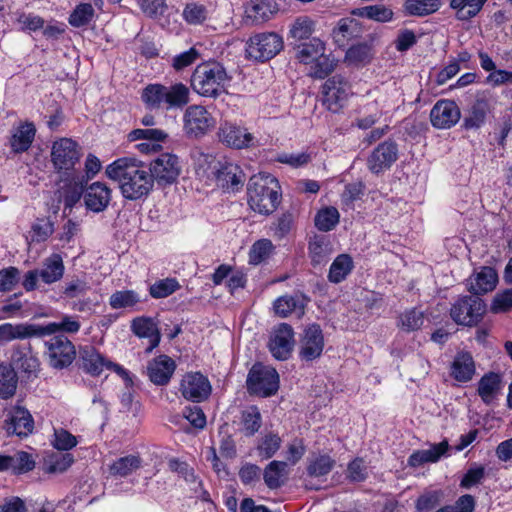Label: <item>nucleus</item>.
I'll return each instance as SVG.
<instances>
[{
	"label": "nucleus",
	"instance_id": "nucleus-1",
	"mask_svg": "<svg viewBox=\"0 0 512 512\" xmlns=\"http://www.w3.org/2000/svg\"><path fill=\"white\" fill-rule=\"evenodd\" d=\"M107 177L118 183L121 195L130 201L145 199L153 190L147 164L135 158H120L106 167Z\"/></svg>",
	"mask_w": 512,
	"mask_h": 512
},
{
	"label": "nucleus",
	"instance_id": "nucleus-2",
	"mask_svg": "<svg viewBox=\"0 0 512 512\" xmlns=\"http://www.w3.org/2000/svg\"><path fill=\"white\" fill-rule=\"evenodd\" d=\"M248 204L262 215L273 213L280 201L278 180L271 174H258L250 178L247 188Z\"/></svg>",
	"mask_w": 512,
	"mask_h": 512
},
{
	"label": "nucleus",
	"instance_id": "nucleus-3",
	"mask_svg": "<svg viewBox=\"0 0 512 512\" xmlns=\"http://www.w3.org/2000/svg\"><path fill=\"white\" fill-rule=\"evenodd\" d=\"M225 67L217 61H206L196 66L191 76V87L203 97H218L229 81Z\"/></svg>",
	"mask_w": 512,
	"mask_h": 512
},
{
	"label": "nucleus",
	"instance_id": "nucleus-4",
	"mask_svg": "<svg viewBox=\"0 0 512 512\" xmlns=\"http://www.w3.org/2000/svg\"><path fill=\"white\" fill-rule=\"evenodd\" d=\"M50 156L58 174H71L78 171L75 166L80 161L81 149L73 139L62 137L52 143Z\"/></svg>",
	"mask_w": 512,
	"mask_h": 512
},
{
	"label": "nucleus",
	"instance_id": "nucleus-5",
	"mask_svg": "<svg viewBox=\"0 0 512 512\" xmlns=\"http://www.w3.org/2000/svg\"><path fill=\"white\" fill-rule=\"evenodd\" d=\"M246 384L250 394L268 397L277 392L279 375L272 367L254 364L248 373Z\"/></svg>",
	"mask_w": 512,
	"mask_h": 512
},
{
	"label": "nucleus",
	"instance_id": "nucleus-6",
	"mask_svg": "<svg viewBox=\"0 0 512 512\" xmlns=\"http://www.w3.org/2000/svg\"><path fill=\"white\" fill-rule=\"evenodd\" d=\"M283 48V40L274 32L258 33L249 38L246 54L256 61H267L275 57Z\"/></svg>",
	"mask_w": 512,
	"mask_h": 512
},
{
	"label": "nucleus",
	"instance_id": "nucleus-7",
	"mask_svg": "<svg viewBox=\"0 0 512 512\" xmlns=\"http://www.w3.org/2000/svg\"><path fill=\"white\" fill-rule=\"evenodd\" d=\"M486 305L475 295L460 297L452 304L450 316L455 323L464 326L476 325L484 315Z\"/></svg>",
	"mask_w": 512,
	"mask_h": 512
},
{
	"label": "nucleus",
	"instance_id": "nucleus-8",
	"mask_svg": "<svg viewBox=\"0 0 512 512\" xmlns=\"http://www.w3.org/2000/svg\"><path fill=\"white\" fill-rule=\"evenodd\" d=\"M48 364L54 369H64L72 364L76 356L73 343L64 335H57L45 342Z\"/></svg>",
	"mask_w": 512,
	"mask_h": 512
},
{
	"label": "nucleus",
	"instance_id": "nucleus-9",
	"mask_svg": "<svg viewBox=\"0 0 512 512\" xmlns=\"http://www.w3.org/2000/svg\"><path fill=\"white\" fill-rule=\"evenodd\" d=\"M215 125L213 116L201 105L188 106L183 115V129L187 136L199 138Z\"/></svg>",
	"mask_w": 512,
	"mask_h": 512
},
{
	"label": "nucleus",
	"instance_id": "nucleus-10",
	"mask_svg": "<svg viewBox=\"0 0 512 512\" xmlns=\"http://www.w3.org/2000/svg\"><path fill=\"white\" fill-rule=\"evenodd\" d=\"M147 167L152 175L153 183L156 181L159 185L172 184L181 171L178 157L170 153L159 155Z\"/></svg>",
	"mask_w": 512,
	"mask_h": 512
},
{
	"label": "nucleus",
	"instance_id": "nucleus-11",
	"mask_svg": "<svg viewBox=\"0 0 512 512\" xmlns=\"http://www.w3.org/2000/svg\"><path fill=\"white\" fill-rule=\"evenodd\" d=\"M350 86L340 75L329 78L322 86V104L332 112H338L346 102Z\"/></svg>",
	"mask_w": 512,
	"mask_h": 512
},
{
	"label": "nucleus",
	"instance_id": "nucleus-12",
	"mask_svg": "<svg viewBox=\"0 0 512 512\" xmlns=\"http://www.w3.org/2000/svg\"><path fill=\"white\" fill-rule=\"evenodd\" d=\"M86 185L87 179L80 171L60 175L58 193L65 208H72L81 199Z\"/></svg>",
	"mask_w": 512,
	"mask_h": 512
},
{
	"label": "nucleus",
	"instance_id": "nucleus-13",
	"mask_svg": "<svg viewBox=\"0 0 512 512\" xmlns=\"http://www.w3.org/2000/svg\"><path fill=\"white\" fill-rule=\"evenodd\" d=\"M4 429L8 435L24 438L32 434L34 420L31 413L21 405L12 406L7 410Z\"/></svg>",
	"mask_w": 512,
	"mask_h": 512
},
{
	"label": "nucleus",
	"instance_id": "nucleus-14",
	"mask_svg": "<svg viewBox=\"0 0 512 512\" xmlns=\"http://www.w3.org/2000/svg\"><path fill=\"white\" fill-rule=\"evenodd\" d=\"M211 391L212 387L208 378L200 372L186 373L180 382L182 396L195 403L206 400Z\"/></svg>",
	"mask_w": 512,
	"mask_h": 512
},
{
	"label": "nucleus",
	"instance_id": "nucleus-15",
	"mask_svg": "<svg viewBox=\"0 0 512 512\" xmlns=\"http://www.w3.org/2000/svg\"><path fill=\"white\" fill-rule=\"evenodd\" d=\"M16 373H21L22 377H37L40 371V361L33 353L32 347L15 346L12 350L11 362L9 365Z\"/></svg>",
	"mask_w": 512,
	"mask_h": 512
},
{
	"label": "nucleus",
	"instance_id": "nucleus-16",
	"mask_svg": "<svg viewBox=\"0 0 512 512\" xmlns=\"http://www.w3.org/2000/svg\"><path fill=\"white\" fill-rule=\"evenodd\" d=\"M460 108L453 100L442 99L435 103L430 111V121L437 129H449L460 120Z\"/></svg>",
	"mask_w": 512,
	"mask_h": 512
},
{
	"label": "nucleus",
	"instance_id": "nucleus-17",
	"mask_svg": "<svg viewBox=\"0 0 512 512\" xmlns=\"http://www.w3.org/2000/svg\"><path fill=\"white\" fill-rule=\"evenodd\" d=\"M221 141L235 149H245L258 146L257 138L247 128L233 123H224L219 130Z\"/></svg>",
	"mask_w": 512,
	"mask_h": 512
},
{
	"label": "nucleus",
	"instance_id": "nucleus-18",
	"mask_svg": "<svg viewBox=\"0 0 512 512\" xmlns=\"http://www.w3.org/2000/svg\"><path fill=\"white\" fill-rule=\"evenodd\" d=\"M398 158V146L392 140L379 144L367 160L369 170L378 174L389 169Z\"/></svg>",
	"mask_w": 512,
	"mask_h": 512
},
{
	"label": "nucleus",
	"instance_id": "nucleus-19",
	"mask_svg": "<svg viewBox=\"0 0 512 512\" xmlns=\"http://www.w3.org/2000/svg\"><path fill=\"white\" fill-rule=\"evenodd\" d=\"M294 345V332L287 323L279 324L273 331L269 342L272 355L278 360H286Z\"/></svg>",
	"mask_w": 512,
	"mask_h": 512
},
{
	"label": "nucleus",
	"instance_id": "nucleus-20",
	"mask_svg": "<svg viewBox=\"0 0 512 512\" xmlns=\"http://www.w3.org/2000/svg\"><path fill=\"white\" fill-rule=\"evenodd\" d=\"M175 370L176 363L171 357L159 355L148 362L146 374L153 384L165 386L170 382Z\"/></svg>",
	"mask_w": 512,
	"mask_h": 512
},
{
	"label": "nucleus",
	"instance_id": "nucleus-21",
	"mask_svg": "<svg viewBox=\"0 0 512 512\" xmlns=\"http://www.w3.org/2000/svg\"><path fill=\"white\" fill-rule=\"evenodd\" d=\"M213 178L224 189L237 191L245 181V174L239 165L232 162L219 163Z\"/></svg>",
	"mask_w": 512,
	"mask_h": 512
},
{
	"label": "nucleus",
	"instance_id": "nucleus-22",
	"mask_svg": "<svg viewBox=\"0 0 512 512\" xmlns=\"http://www.w3.org/2000/svg\"><path fill=\"white\" fill-rule=\"evenodd\" d=\"M131 331L137 337L149 340V347L146 349L148 353L160 343L161 335L157 322L151 317L140 316L134 318L131 321Z\"/></svg>",
	"mask_w": 512,
	"mask_h": 512
},
{
	"label": "nucleus",
	"instance_id": "nucleus-23",
	"mask_svg": "<svg viewBox=\"0 0 512 512\" xmlns=\"http://www.w3.org/2000/svg\"><path fill=\"white\" fill-rule=\"evenodd\" d=\"M84 201L87 209L102 212L111 201V190L105 183L94 182L86 188Z\"/></svg>",
	"mask_w": 512,
	"mask_h": 512
},
{
	"label": "nucleus",
	"instance_id": "nucleus-24",
	"mask_svg": "<svg viewBox=\"0 0 512 512\" xmlns=\"http://www.w3.org/2000/svg\"><path fill=\"white\" fill-rule=\"evenodd\" d=\"M307 302L308 299L303 294L285 295L274 301L273 308L281 318H286L293 313L301 317Z\"/></svg>",
	"mask_w": 512,
	"mask_h": 512
},
{
	"label": "nucleus",
	"instance_id": "nucleus-25",
	"mask_svg": "<svg viewBox=\"0 0 512 512\" xmlns=\"http://www.w3.org/2000/svg\"><path fill=\"white\" fill-rule=\"evenodd\" d=\"M362 28L359 21L354 18H341L333 28L331 37L338 47H345L347 43L361 35Z\"/></svg>",
	"mask_w": 512,
	"mask_h": 512
},
{
	"label": "nucleus",
	"instance_id": "nucleus-26",
	"mask_svg": "<svg viewBox=\"0 0 512 512\" xmlns=\"http://www.w3.org/2000/svg\"><path fill=\"white\" fill-rule=\"evenodd\" d=\"M278 11L274 0H250L245 5V17L252 23H263L271 19Z\"/></svg>",
	"mask_w": 512,
	"mask_h": 512
},
{
	"label": "nucleus",
	"instance_id": "nucleus-27",
	"mask_svg": "<svg viewBox=\"0 0 512 512\" xmlns=\"http://www.w3.org/2000/svg\"><path fill=\"white\" fill-rule=\"evenodd\" d=\"M498 282V275L492 267H482L468 279L469 291L475 296L492 291Z\"/></svg>",
	"mask_w": 512,
	"mask_h": 512
},
{
	"label": "nucleus",
	"instance_id": "nucleus-28",
	"mask_svg": "<svg viewBox=\"0 0 512 512\" xmlns=\"http://www.w3.org/2000/svg\"><path fill=\"white\" fill-rule=\"evenodd\" d=\"M36 134L35 125L32 122H24L15 127L11 138V150L16 153L26 152L32 145Z\"/></svg>",
	"mask_w": 512,
	"mask_h": 512
},
{
	"label": "nucleus",
	"instance_id": "nucleus-29",
	"mask_svg": "<svg viewBox=\"0 0 512 512\" xmlns=\"http://www.w3.org/2000/svg\"><path fill=\"white\" fill-rule=\"evenodd\" d=\"M320 40L313 38L310 43H303L299 46L297 57L299 61L305 65H311L308 75L318 79L320 78Z\"/></svg>",
	"mask_w": 512,
	"mask_h": 512
},
{
	"label": "nucleus",
	"instance_id": "nucleus-30",
	"mask_svg": "<svg viewBox=\"0 0 512 512\" xmlns=\"http://www.w3.org/2000/svg\"><path fill=\"white\" fill-rule=\"evenodd\" d=\"M79 361L83 370L92 376L100 375L109 363V359L92 346H85L80 350Z\"/></svg>",
	"mask_w": 512,
	"mask_h": 512
},
{
	"label": "nucleus",
	"instance_id": "nucleus-31",
	"mask_svg": "<svg viewBox=\"0 0 512 512\" xmlns=\"http://www.w3.org/2000/svg\"><path fill=\"white\" fill-rule=\"evenodd\" d=\"M38 271L40 281L44 284L50 285L60 281L65 272L62 256L58 253L51 254L43 260L42 267Z\"/></svg>",
	"mask_w": 512,
	"mask_h": 512
},
{
	"label": "nucleus",
	"instance_id": "nucleus-32",
	"mask_svg": "<svg viewBox=\"0 0 512 512\" xmlns=\"http://www.w3.org/2000/svg\"><path fill=\"white\" fill-rule=\"evenodd\" d=\"M32 337H38V325L36 324L4 323L0 325V344Z\"/></svg>",
	"mask_w": 512,
	"mask_h": 512
},
{
	"label": "nucleus",
	"instance_id": "nucleus-33",
	"mask_svg": "<svg viewBox=\"0 0 512 512\" xmlns=\"http://www.w3.org/2000/svg\"><path fill=\"white\" fill-rule=\"evenodd\" d=\"M300 356L305 361H311L320 356V328L317 324L309 326L301 341Z\"/></svg>",
	"mask_w": 512,
	"mask_h": 512
},
{
	"label": "nucleus",
	"instance_id": "nucleus-34",
	"mask_svg": "<svg viewBox=\"0 0 512 512\" xmlns=\"http://www.w3.org/2000/svg\"><path fill=\"white\" fill-rule=\"evenodd\" d=\"M448 442L446 440L432 445L429 449L417 450L408 458V465L411 467H419L425 463L437 462L448 450Z\"/></svg>",
	"mask_w": 512,
	"mask_h": 512
},
{
	"label": "nucleus",
	"instance_id": "nucleus-35",
	"mask_svg": "<svg viewBox=\"0 0 512 512\" xmlns=\"http://www.w3.org/2000/svg\"><path fill=\"white\" fill-rule=\"evenodd\" d=\"M502 389V377L495 372L484 374L478 382V395L485 404H490Z\"/></svg>",
	"mask_w": 512,
	"mask_h": 512
},
{
	"label": "nucleus",
	"instance_id": "nucleus-36",
	"mask_svg": "<svg viewBox=\"0 0 512 512\" xmlns=\"http://www.w3.org/2000/svg\"><path fill=\"white\" fill-rule=\"evenodd\" d=\"M474 374L475 364L471 354L468 352L457 354L451 366L452 377L459 382H468Z\"/></svg>",
	"mask_w": 512,
	"mask_h": 512
},
{
	"label": "nucleus",
	"instance_id": "nucleus-37",
	"mask_svg": "<svg viewBox=\"0 0 512 512\" xmlns=\"http://www.w3.org/2000/svg\"><path fill=\"white\" fill-rule=\"evenodd\" d=\"M142 302L141 295L131 289L117 290L109 297V305L114 310L128 309L135 311Z\"/></svg>",
	"mask_w": 512,
	"mask_h": 512
},
{
	"label": "nucleus",
	"instance_id": "nucleus-38",
	"mask_svg": "<svg viewBox=\"0 0 512 512\" xmlns=\"http://www.w3.org/2000/svg\"><path fill=\"white\" fill-rule=\"evenodd\" d=\"M190 90L183 83L165 85L166 110L181 109L189 103Z\"/></svg>",
	"mask_w": 512,
	"mask_h": 512
},
{
	"label": "nucleus",
	"instance_id": "nucleus-39",
	"mask_svg": "<svg viewBox=\"0 0 512 512\" xmlns=\"http://www.w3.org/2000/svg\"><path fill=\"white\" fill-rule=\"evenodd\" d=\"M141 100L150 110H166L165 85L159 83L147 85L141 92Z\"/></svg>",
	"mask_w": 512,
	"mask_h": 512
},
{
	"label": "nucleus",
	"instance_id": "nucleus-40",
	"mask_svg": "<svg viewBox=\"0 0 512 512\" xmlns=\"http://www.w3.org/2000/svg\"><path fill=\"white\" fill-rule=\"evenodd\" d=\"M487 0H450L449 6L455 10V17L460 21L474 18L483 8Z\"/></svg>",
	"mask_w": 512,
	"mask_h": 512
},
{
	"label": "nucleus",
	"instance_id": "nucleus-41",
	"mask_svg": "<svg viewBox=\"0 0 512 512\" xmlns=\"http://www.w3.org/2000/svg\"><path fill=\"white\" fill-rule=\"evenodd\" d=\"M317 21L306 15L297 17L290 25L288 38L294 41H303L311 37L316 31Z\"/></svg>",
	"mask_w": 512,
	"mask_h": 512
},
{
	"label": "nucleus",
	"instance_id": "nucleus-42",
	"mask_svg": "<svg viewBox=\"0 0 512 512\" xmlns=\"http://www.w3.org/2000/svg\"><path fill=\"white\" fill-rule=\"evenodd\" d=\"M372 57L373 52L370 44L357 43L346 51L344 61L348 66L362 67L370 63Z\"/></svg>",
	"mask_w": 512,
	"mask_h": 512
},
{
	"label": "nucleus",
	"instance_id": "nucleus-43",
	"mask_svg": "<svg viewBox=\"0 0 512 512\" xmlns=\"http://www.w3.org/2000/svg\"><path fill=\"white\" fill-rule=\"evenodd\" d=\"M353 267L354 263L350 255H338L330 266L328 273L329 281L336 284L342 282L351 273Z\"/></svg>",
	"mask_w": 512,
	"mask_h": 512
},
{
	"label": "nucleus",
	"instance_id": "nucleus-44",
	"mask_svg": "<svg viewBox=\"0 0 512 512\" xmlns=\"http://www.w3.org/2000/svg\"><path fill=\"white\" fill-rule=\"evenodd\" d=\"M142 459L138 455H127L115 460L109 467L110 474L117 477H127L139 469Z\"/></svg>",
	"mask_w": 512,
	"mask_h": 512
},
{
	"label": "nucleus",
	"instance_id": "nucleus-45",
	"mask_svg": "<svg viewBox=\"0 0 512 512\" xmlns=\"http://www.w3.org/2000/svg\"><path fill=\"white\" fill-rule=\"evenodd\" d=\"M81 327L79 321L72 316H64L59 323L51 322L47 325H38V337L52 335L58 331L77 333Z\"/></svg>",
	"mask_w": 512,
	"mask_h": 512
},
{
	"label": "nucleus",
	"instance_id": "nucleus-46",
	"mask_svg": "<svg viewBox=\"0 0 512 512\" xmlns=\"http://www.w3.org/2000/svg\"><path fill=\"white\" fill-rule=\"evenodd\" d=\"M287 463L284 461H271L263 471V479L270 489H277L284 484V474Z\"/></svg>",
	"mask_w": 512,
	"mask_h": 512
},
{
	"label": "nucleus",
	"instance_id": "nucleus-47",
	"mask_svg": "<svg viewBox=\"0 0 512 512\" xmlns=\"http://www.w3.org/2000/svg\"><path fill=\"white\" fill-rule=\"evenodd\" d=\"M241 431L245 436H253L262 425L261 413L256 406H249L241 413Z\"/></svg>",
	"mask_w": 512,
	"mask_h": 512
},
{
	"label": "nucleus",
	"instance_id": "nucleus-48",
	"mask_svg": "<svg viewBox=\"0 0 512 512\" xmlns=\"http://www.w3.org/2000/svg\"><path fill=\"white\" fill-rule=\"evenodd\" d=\"M193 158L197 175L203 178L206 177L208 179L213 178L214 171L216 172L220 162L217 161L213 155L200 151L194 152Z\"/></svg>",
	"mask_w": 512,
	"mask_h": 512
},
{
	"label": "nucleus",
	"instance_id": "nucleus-49",
	"mask_svg": "<svg viewBox=\"0 0 512 512\" xmlns=\"http://www.w3.org/2000/svg\"><path fill=\"white\" fill-rule=\"evenodd\" d=\"M352 14L383 23L391 21L394 15L391 9L380 4L354 9Z\"/></svg>",
	"mask_w": 512,
	"mask_h": 512
},
{
	"label": "nucleus",
	"instance_id": "nucleus-50",
	"mask_svg": "<svg viewBox=\"0 0 512 512\" xmlns=\"http://www.w3.org/2000/svg\"><path fill=\"white\" fill-rule=\"evenodd\" d=\"M440 0H406L405 12L413 16H426L439 10Z\"/></svg>",
	"mask_w": 512,
	"mask_h": 512
},
{
	"label": "nucleus",
	"instance_id": "nucleus-51",
	"mask_svg": "<svg viewBox=\"0 0 512 512\" xmlns=\"http://www.w3.org/2000/svg\"><path fill=\"white\" fill-rule=\"evenodd\" d=\"M16 388V372L9 365L0 364V398L8 399L12 397Z\"/></svg>",
	"mask_w": 512,
	"mask_h": 512
},
{
	"label": "nucleus",
	"instance_id": "nucleus-52",
	"mask_svg": "<svg viewBox=\"0 0 512 512\" xmlns=\"http://www.w3.org/2000/svg\"><path fill=\"white\" fill-rule=\"evenodd\" d=\"M181 285L176 278H165L156 281L149 287V294L154 299L166 298L179 290Z\"/></svg>",
	"mask_w": 512,
	"mask_h": 512
},
{
	"label": "nucleus",
	"instance_id": "nucleus-53",
	"mask_svg": "<svg viewBox=\"0 0 512 512\" xmlns=\"http://www.w3.org/2000/svg\"><path fill=\"white\" fill-rule=\"evenodd\" d=\"M443 497L441 490H425L415 501V512H430L436 508Z\"/></svg>",
	"mask_w": 512,
	"mask_h": 512
},
{
	"label": "nucleus",
	"instance_id": "nucleus-54",
	"mask_svg": "<svg viewBox=\"0 0 512 512\" xmlns=\"http://www.w3.org/2000/svg\"><path fill=\"white\" fill-rule=\"evenodd\" d=\"M488 105L483 100L476 101L471 107L469 115L464 119L466 129L479 128L486 119Z\"/></svg>",
	"mask_w": 512,
	"mask_h": 512
},
{
	"label": "nucleus",
	"instance_id": "nucleus-55",
	"mask_svg": "<svg viewBox=\"0 0 512 512\" xmlns=\"http://www.w3.org/2000/svg\"><path fill=\"white\" fill-rule=\"evenodd\" d=\"M94 17V8L90 3H81L69 16V23L74 27L87 25Z\"/></svg>",
	"mask_w": 512,
	"mask_h": 512
},
{
	"label": "nucleus",
	"instance_id": "nucleus-56",
	"mask_svg": "<svg viewBox=\"0 0 512 512\" xmlns=\"http://www.w3.org/2000/svg\"><path fill=\"white\" fill-rule=\"evenodd\" d=\"M184 20L191 25L202 24L208 17L207 8L198 3H188L182 13Z\"/></svg>",
	"mask_w": 512,
	"mask_h": 512
},
{
	"label": "nucleus",
	"instance_id": "nucleus-57",
	"mask_svg": "<svg viewBox=\"0 0 512 512\" xmlns=\"http://www.w3.org/2000/svg\"><path fill=\"white\" fill-rule=\"evenodd\" d=\"M311 159V154L306 152H280L275 156L274 161L289 165L292 168H300L306 166Z\"/></svg>",
	"mask_w": 512,
	"mask_h": 512
},
{
	"label": "nucleus",
	"instance_id": "nucleus-58",
	"mask_svg": "<svg viewBox=\"0 0 512 512\" xmlns=\"http://www.w3.org/2000/svg\"><path fill=\"white\" fill-rule=\"evenodd\" d=\"M399 322L402 330L415 331L423 325L424 316L421 311L410 309L400 315Z\"/></svg>",
	"mask_w": 512,
	"mask_h": 512
},
{
	"label": "nucleus",
	"instance_id": "nucleus-59",
	"mask_svg": "<svg viewBox=\"0 0 512 512\" xmlns=\"http://www.w3.org/2000/svg\"><path fill=\"white\" fill-rule=\"evenodd\" d=\"M272 249V243L268 239L256 241L249 252V263L253 265L260 264L265 260Z\"/></svg>",
	"mask_w": 512,
	"mask_h": 512
},
{
	"label": "nucleus",
	"instance_id": "nucleus-60",
	"mask_svg": "<svg viewBox=\"0 0 512 512\" xmlns=\"http://www.w3.org/2000/svg\"><path fill=\"white\" fill-rule=\"evenodd\" d=\"M11 459V470L15 474L26 473L34 469L35 461L32 459L31 455L27 452L21 451L16 453L13 456H10Z\"/></svg>",
	"mask_w": 512,
	"mask_h": 512
},
{
	"label": "nucleus",
	"instance_id": "nucleus-61",
	"mask_svg": "<svg viewBox=\"0 0 512 512\" xmlns=\"http://www.w3.org/2000/svg\"><path fill=\"white\" fill-rule=\"evenodd\" d=\"M167 133L161 129L145 128L132 130L128 138L130 141L149 140L152 142H161L167 138Z\"/></svg>",
	"mask_w": 512,
	"mask_h": 512
},
{
	"label": "nucleus",
	"instance_id": "nucleus-62",
	"mask_svg": "<svg viewBox=\"0 0 512 512\" xmlns=\"http://www.w3.org/2000/svg\"><path fill=\"white\" fill-rule=\"evenodd\" d=\"M280 446V437L277 434L269 433L258 446L259 455L262 458L269 459L279 450Z\"/></svg>",
	"mask_w": 512,
	"mask_h": 512
},
{
	"label": "nucleus",
	"instance_id": "nucleus-63",
	"mask_svg": "<svg viewBox=\"0 0 512 512\" xmlns=\"http://www.w3.org/2000/svg\"><path fill=\"white\" fill-rule=\"evenodd\" d=\"M77 438L65 429L54 430V440L52 444L54 448L60 451H68L77 445Z\"/></svg>",
	"mask_w": 512,
	"mask_h": 512
},
{
	"label": "nucleus",
	"instance_id": "nucleus-64",
	"mask_svg": "<svg viewBox=\"0 0 512 512\" xmlns=\"http://www.w3.org/2000/svg\"><path fill=\"white\" fill-rule=\"evenodd\" d=\"M199 58L200 52L195 47H191L189 50L174 56L172 66L175 70L180 71L192 65Z\"/></svg>",
	"mask_w": 512,
	"mask_h": 512
}]
</instances>
